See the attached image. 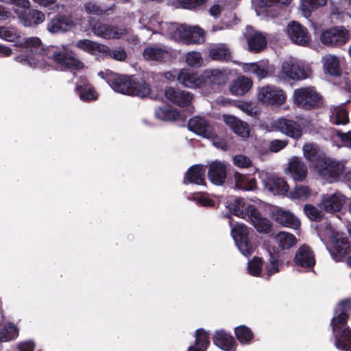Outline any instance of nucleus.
I'll use <instances>...</instances> for the list:
<instances>
[{"instance_id": "obj_1", "label": "nucleus", "mask_w": 351, "mask_h": 351, "mask_svg": "<svg viewBox=\"0 0 351 351\" xmlns=\"http://www.w3.org/2000/svg\"><path fill=\"white\" fill-rule=\"evenodd\" d=\"M99 75L105 79L112 88L117 92L128 95L145 97L150 95L149 86L143 80H137L128 76H121L108 71L104 75V72Z\"/></svg>"}, {"instance_id": "obj_2", "label": "nucleus", "mask_w": 351, "mask_h": 351, "mask_svg": "<svg viewBox=\"0 0 351 351\" xmlns=\"http://www.w3.org/2000/svg\"><path fill=\"white\" fill-rule=\"evenodd\" d=\"M312 71L308 65L300 63L290 58L284 60L278 71L277 77L280 81L302 80L309 77Z\"/></svg>"}, {"instance_id": "obj_3", "label": "nucleus", "mask_w": 351, "mask_h": 351, "mask_svg": "<svg viewBox=\"0 0 351 351\" xmlns=\"http://www.w3.org/2000/svg\"><path fill=\"white\" fill-rule=\"evenodd\" d=\"M325 239L329 242V250L332 258L337 261H342L348 254L349 245L347 239L331 227H328L323 233Z\"/></svg>"}, {"instance_id": "obj_4", "label": "nucleus", "mask_w": 351, "mask_h": 351, "mask_svg": "<svg viewBox=\"0 0 351 351\" xmlns=\"http://www.w3.org/2000/svg\"><path fill=\"white\" fill-rule=\"evenodd\" d=\"M293 102L298 108L311 110L322 104V97L312 86L297 88L293 93Z\"/></svg>"}, {"instance_id": "obj_5", "label": "nucleus", "mask_w": 351, "mask_h": 351, "mask_svg": "<svg viewBox=\"0 0 351 351\" xmlns=\"http://www.w3.org/2000/svg\"><path fill=\"white\" fill-rule=\"evenodd\" d=\"M256 98L263 105L280 106L285 103L287 95L279 87L266 85L258 89Z\"/></svg>"}, {"instance_id": "obj_6", "label": "nucleus", "mask_w": 351, "mask_h": 351, "mask_svg": "<svg viewBox=\"0 0 351 351\" xmlns=\"http://www.w3.org/2000/svg\"><path fill=\"white\" fill-rule=\"evenodd\" d=\"M350 39V33L343 27H335L323 31L319 40L327 46H340L346 44Z\"/></svg>"}, {"instance_id": "obj_7", "label": "nucleus", "mask_w": 351, "mask_h": 351, "mask_svg": "<svg viewBox=\"0 0 351 351\" xmlns=\"http://www.w3.org/2000/svg\"><path fill=\"white\" fill-rule=\"evenodd\" d=\"M259 177L262 180L265 189L274 195H286L289 192V185L287 181L265 171L259 172Z\"/></svg>"}, {"instance_id": "obj_8", "label": "nucleus", "mask_w": 351, "mask_h": 351, "mask_svg": "<svg viewBox=\"0 0 351 351\" xmlns=\"http://www.w3.org/2000/svg\"><path fill=\"white\" fill-rule=\"evenodd\" d=\"M230 213L243 219H250L256 213L258 209L250 201L243 198H237L228 205Z\"/></svg>"}, {"instance_id": "obj_9", "label": "nucleus", "mask_w": 351, "mask_h": 351, "mask_svg": "<svg viewBox=\"0 0 351 351\" xmlns=\"http://www.w3.org/2000/svg\"><path fill=\"white\" fill-rule=\"evenodd\" d=\"M231 234L241 252L245 256L251 254L253 247L248 241V228L243 223H237L232 227Z\"/></svg>"}, {"instance_id": "obj_10", "label": "nucleus", "mask_w": 351, "mask_h": 351, "mask_svg": "<svg viewBox=\"0 0 351 351\" xmlns=\"http://www.w3.org/2000/svg\"><path fill=\"white\" fill-rule=\"evenodd\" d=\"M91 29L96 36L105 39L126 38L130 32L128 28L117 27L103 23H96Z\"/></svg>"}, {"instance_id": "obj_11", "label": "nucleus", "mask_w": 351, "mask_h": 351, "mask_svg": "<svg viewBox=\"0 0 351 351\" xmlns=\"http://www.w3.org/2000/svg\"><path fill=\"white\" fill-rule=\"evenodd\" d=\"M346 197L340 193L326 194L322 196L319 208L328 213L339 211L346 203Z\"/></svg>"}, {"instance_id": "obj_12", "label": "nucleus", "mask_w": 351, "mask_h": 351, "mask_svg": "<svg viewBox=\"0 0 351 351\" xmlns=\"http://www.w3.org/2000/svg\"><path fill=\"white\" fill-rule=\"evenodd\" d=\"M287 33L289 38L297 45L306 46L311 41V36L307 29L297 22L288 24Z\"/></svg>"}, {"instance_id": "obj_13", "label": "nucleus", "mask_w": 351, "mask_h": 351, "mask_svg": "<svg viewBox=\"0 0 351 351\" xmlns=\"http://www.w3.org/2000/svg\"><path fill=\"white\" fill-rule=\"evenodd\" d=\"M178 82L188 88L195 89L204 86L203 74L199 75L197 73L182 69L177 75Z\"/></svg>"}, {"instance_id": "obj_14", "label": "nucleus", "mask_w": 351, "mask_h": 351, "mask_svg": "<svg viewBox=\"0 0 351 351\" xmlns=\"http://www.w3.org/2000/svg\"><path fill=\"white\" fill-rule=\"evenodd\" d=\"M275 128L282 134L294 139H298L302 134L300 125L295 121L280 118L274 123Z\"/></svg>"}, {"instance_id": "obj_15", "label": "nucleus", "mask_w": 351, "mask_h": 351, "mask_svg": "<svg viewBox=\"0 0 351 351\" xmlns=\"http://www.w3.org/2000/svg\"><path fill=\"white\" fill-rule=\"evenodd\" d=\"M189 128L195 134L207 138H213L216 132L213 127L201 117H193L189 121Z\"/></svg>"}, {"instance_id": "obj_16", "label": "nucleus", "mask_w": 351, "mask_h": 351, "mask_svg": "<svg viewBox=\"0 0 351 351\" xmlns=\"http://www.w3.org/2000/svg\"><path fill=\"white\" fill-rule=\"evenodd\" d=\"M307 166L298 158L292 157L285 169V173L289 175L294 181L302 182L307 176Z\"/></svg>"}, {"instance_id": "obj_17", "label": "nucleus", "mask_w": 351, "mask_h": 351, "mask_svg": "<svg viewBox=\"0 0 351 351\" xmlns=\"http://www.w3.org/2000/svg\"><path fill=\"white\" fill-rule=\"evenodd\" d=\"M14 60L32 68L45 69L48 65L49 57L44 52L40 51L33 54L32 56L19 54L15 56Z\"/></svg>"}, {"instance_id": "obj_18", "label": "nucleus", "mask_w": 351, "mask_h": 351, "mask_svg": "<svg viewBox=\"0 0 351 351\" xmlns=\"http://www.w3.org/2000/svg\"><path fill=\"white\" fill-rule=\"evenodd\" d=\"M315 169L319 174L328 182H332L339 175L340 171L339 167L335 162L324 158L317 160Z\"/></svg>"}, {"instance_id": "obj_19", "label": "nucleus", "mask_w": 351, "mask_h": 351, "mask_svg": "<svg viewBox=\"0 0 351 351\" xmlns=\"http://www.w3.org/2000/svg\"><path fill=\"white\" fill-rule=\"evenodd\" d=\"M165 98L172 103L180 106L189 105L193 100V96L189 92L167 88L165 92Z\"/></svg>"}, {"instance_id": "obj_20", "label": "nucleus", "mask_w": 351, "mask_h": 351, "mask_svg": "<svg viewBox=\"0 0 351 351\" xmlns=\"http://www.w3.org/2000/svg\"><path fill=\"white\" fill-rule=\"evenodd\" d=\"M75 46L79 49L95 56H101L109 52V48L107 46L88 39L78 40Z\"/></svg>"}, {"instance_id": "obj_21", "label": "nucleus", "mask_w": 351, "mask_h": 351, "mask_svg": "<svg viewBox=\"0 0 351 351\" xmlns=\"http://www.w3.org/2000/svg\"><path fill=\"white\" fill-rule=\"evenodd\" d=\"M350 308L351 302L349 300L343 301L338 304L332 320V330L335 333L346 323Z\"/></svg>"}, {"instance_id": "obj_22", "label": "nucleus", "mask_w": 351, "mask_h": 351, "mask_svg": "<svg viewBox=\"0 0 351 351\" xmlns=\"http://www.w3.org/2000/svg\"><path fill=\"white\" fill-rule=\"evenodd\" d=\"M226 168L223 163L214 161L210 164L208 177L213 184L221 185L226 180Z\"/></svg>"}, {"instance_id": "obj_23", "label": "nucleus", "mask_w": 351, "mask_h": 351, "mask_svg": "<svg viewBox=\"0 0 351 351\" xmlns=\"http://www.w3.org/2000/svg\"><path fill=\"white\" fill-rule=\"evenodd\" d=\"M295 263L304 267H311L315 265L314 254L308 246L302 245L298 248L295 255Z\"/></svg>"}, {"instance_id": "obj_24", "label": "nucleus", "mask_w": 351, "mask_h": 351, "mask_svg": "<svg viewBox=\"0 0 351 351\" xmlns=\"http://www.w3.org/2000/svg\"><path fill=\"white\" fill-rule=\"evenodd\" d=\"M190 34V26L177 24L169 23L167 26V34L165 36L171 37L174 40H180L186 43V38Z\"/></svg>"}, {"instance_id": "obj_25", "label": "nucleus", "mask_w": 351, "mask_h": 351, "mask_svg": "<svg viewBox=\"0 0 351 351\" xmlns=\"http://www.w3.org/2000/svg\"><path fill=\"white\" fill-rule=\"evenodd\" d=\"M214 343L223 351L235 348L236 341L233 337L223 330H217L213 336Z\"/></svg>"}, {"instance_id": "obj_26", "label": "nucleus", "mask_w": 351, "mask_h": 351, "mask_svg": "<svg viewBox=\"0 0 351 351\" xmlns=\"http://www.w3.org/2000/svg\"><path fill=\"white\" fill-rule=\"evenodd\" d=\"M202 74L204 86L206 84H223L228 80V73L219 69H206Z\"/></svg>"}, {"instance_id": "obj_27", "label": "nucleus", "mask_w": 351, "mask_h": 351, "mask_svg": "<svg viewBox=\"0 0 351 351\" xmlns=\"http://www.w3.org/2000/svg\"><path fill=\"white\" fill-rule=\"evenodd\" d=\"M252 81L245 77H237L230 86V90L232 95L241 96L247 93L252 87Z\"/></svg>"}, {"instance_id": "obj_28", "label": "nucleus", "mask_w": 351, "mask_h": 351, "mask_svg": "<svg viewBox=\"0 0 351 351\" xmlns=\"http://www.w3.org/2000/svg\"><path fill=\"white\" fill-rule=\"evenodd\" d=\"M204 174L205 169L202 165H194L187 171L184 177V182L204 184L205 183Z\"/></svg>"}, {"instance_id": "obj_29", "label": "nucleus", "mask_w": 351, "mask_h": 351, "mask_svg": "<svg viewBox=\"0 0 351 351\" xmlns=\"http://www.w3.org/2000/svg\"><path fill=\"white\" fill-rule=\"evenodd\" d=\"M73 25V21L69 17H58L48 23L47 29L51 33H58L70 29Z\"/></svg>"}, {"instance_id": "obj_30", "label": "nucleus", "mask_w": 351, "mask_h": 351, "mask_svg": "<svg viewBox=\"0 0 351 351\" xmlns=\"http://www.w3.org/2000/svg\"><path fill=\"white\" fill-rule=\"evenodd\" d=\"M324 70L331 75L337 76L341 73L340 61L337 56L326 54L322 58Z\"/></svg>"}, {"instance_id": "obj_31", "label": "nucleus", "mask_w": 351, "mask_h": 351, "mask_svg": "<svg viewBox=\"0 0 351 351\" xmlns=\"http://www.w3.org/2000/svg\"><path fill=\"white\" fill-rule=\"evenodd\" d=\"M243 71L255 75L259 80L268 76L272 71V68L269 65L258 64L257 63H247L243 66Z\"/></svg>"}, {"instance_id": "obj_32", "label": "nucleus", "mask_w": 351, "mask_h": 351, "mask_svg": "<svg viewBox=\"0 0 351 351\" xmlns=\"http://www.w3.org/2000/svg\"><path fill=\"white\" fill-rule=\"evenodd\" d=\"M54 60L60 64L72 69H81L84 67L83 63L73 56H67L60 52L53 54Z\"/></svg>"}, {"instance_id": "obj_33", "label": "nucleus", "mask_w": 351, "mask_h": 351, "mask_svg": "<svg viewBox=\"0 0 351 351\" xmlns=\"http://www.w3.org/2000/svg\"><path fill=\"white\" fill-rule=\"evenodd\" d=\"M250 51L258 52L263 50L267 45L265 36L259 32H254L247 38Z\"/></svg>"}, {"instance_id": "obj_34", "label": "nucleus", "mask_w": 351, "mask_h": 351, "mask_svg": "<svg viewBox=\"0 0 351 351\" xmlns=\"http://www.w3.org/2000/svg\"><path fill=\"white\" fill-rule=\"evenodd\" d=\"M276 219L282 225L293 229H297L300 226V220L294 215L286 210H278Z\"/></svg>"}, {"instance_id": "obj_35", "label": "nucleus", "mask_w": 351, "mask_h": 351, "mask_svg": "<svg viewBox=\"0 0 351 351\" xmlns=\"http://www.w3.org/2000/svg\"><path fill=\"white\" fill-rule=\"evenodd\" d=\"M276 243L282 250H288L295 246L298 242L296 237L287 232H280L275 236Z\"/></svg>"}, {"instance_id": "obj_36", "label": "nucleus", "mask_w": 351, "mask_h": 351, "mask_svg": "<svg viewBox=\"0 0 351 351\" xmlns=\"http://www.w3.org/2000/svg\"><path fill=\"white\" fill-rule=\"evenodd\" d=\"M254 228L260 233H268L271 230V223L265 217H263L258 210L249 221Z\"/></svg>"}, {"instance_id": "obj_37", "label": "nucleus", "mask_w": 351, "mask_h": 351, "mask_svg": "<svg viewBox=\"0 0 351 351\" xmlns=\"http://www.w3.org/2000/svg\"><path fill=\"white\" fill-rule=\"evenodd\" d=\"M14 46L19 48L29 49L32 51L39 49L40 51H45V49L41 42V40L36 36H32L23 38L21 37L19 42L16 44H14Z\"/></svg>"}, {"instance_id": "obj_38", "label": "nucleus", "mask_w": 351, "mask_h": 351, "mask_svg": "<svg viewBox=\"0 0 351 351\" xmlns=\"http://www.w3.org/2000/svg\"><path fill=\"white\" fill-rule=\"evenodd\" d=\"M208 333L204 329H197L195 332V343L189 351H205L208 348L210 341Z\"/></svg>"}, {"instance_id": "obj_39", "label": "nucleus", "mask_w": 351, "mask_h": 351, "mask_svg": "<svg viewBox=\"0 0 351 351\" xmlns=\"http://www.w3.org/2000/svg\"><path fill=\"white\" fill-rule=\"evenodd\" d=\"M234 182L235 187L237 189L252 191L256 188V181L254 178H248L244 175L236 172L234 174Z\"/></svg>"}, {"instance_id": "obj_40", "label": "nucleus", "mask_w": 351, "mask_h": 351, "mask_svg": "<svg viewBox=\"0 0 351 351\" xmlns=\"http://www.w3.org/2000/svg\"><path fill=\"white\" fill-rule=\"evenodd\" d=\"M144 25L153 34L165 35L167 34V26H169V23H164L158 16H153Z\"/></svg>"}, {"instance_id": "obj_41", "label": "nucleus", "mask_w": 351, "mask_h": 351, "mask_svg": "<svg viewBox=\"0 0 351 351\" xmlns=\"http://www.w3.org/2000/svg\"><path fill=\"white\" fill-rule=\"evenodd\" d=\"M143 57L148 60H160L168 56V51L158 46L148 47L143 51Z\"/></svg>"}, {"instance_id": "obj_42", "label": "nucleus", "mask_w": 351, "mask_h": 351, "mask_svg": "<svg viewBox=\"0 0 351 351\" xmlns=\"http://www.w3.org/2000/svg\"><path fill=\"white\" fill-rule=\"evenodd\" d=\"M16 12L18 13L19 16L23 19L24 25L31 26L38 25L43 23L45 19V15L41 12L38 10H32L29 12L27 16L23 19V12L16 10Z\"/></svg>"}, {"instance_id": "obj_43", "label": "nucleus", "mask_w": 351, "mask_h": 351, "mask_svg": "<svg viewBox=\"0 0 351 351\" xmlns=\"http://www.w3.org/2000/svg\"><path fill=\"white\" fill-rule=\"evenodd\" d=\"M21 34L15 28L12 27H0V38L10 43L16 44L21 38Z\"/></svg>"}, {"instance_id": "obj_44", "label": "nucleus", "mask_w": 351, "mask_h": 351, "mask_svg": "<svg viewBox=\"0 0 351 351\" xmlns=\"http://www.w3.org/2000/svg\"><path fill=\"white\" fill-rule=\"evenodd\" d=\"M326 2L327 0H301L300 9L304 16L308 17L312 11L325 5Z\"/></svg>"}, {"instance_id": "obj_45", "label": "nucleus", "mask_w": 351, "mask_h": 351, "mask_svg": "<svg viewBox=\"0 0 351 351\" xmlns=\"http://www.w3.org/2000/svg\"><path fill=\"white\" fill-rule=\"evenodd\" d=\"M205 40V32L199 26L190 27V34L186 38V44H200Z\"/></svg>"}, {"instance_id": "obj_46", "label": "nucleus", "mask_w": 351, "mask_h": 351, "mask_svg": "<svg viewBox=\"0 0 351 351\" xmlns=\"http://www.w3.org/2000/svg\"><path fill=\"white\" fill-rule=\"evenodd\" d=\"M336 347L339 350H348L351 348V331L344 328L341 334H336Z\"/></svg>"}, {"instance_id": "obj_47", "label": "nucleus", "mask_w": 351, "mask_h": 351, "mask_svg": "<svg viewBox=\"0 0 351 351\" xmlns=\"http://www.w3.org/2000/svg\"><path fill=\"white\" fill-rule=\"evenodd\" d=\"M330 121L335 124H346L348 122V115L343 106L332 108L330 115Z\"/></svg>"}, {"instance_id": "obj_48", "label": "nucleus", "mask_w": 351, "mask_h": 351, "mask_svg": "<svg viewBox=\"0 0 351 351\" xmlns=\"http://www.w3.org/2000/svg\"><path fill=\"white\" fill-rule=\"evenodd\" d=\"M19 331L12 323L5 324L0 330V341H8L18 337Z\"/></svg>"}, {"instance_id": "obj_49", "label": "nucleus", "mask_w": 351, "mask_h": 351, "mask_svg": "<svg viewBox=\"0 0 351 351\" xmlns=\"http://www.w3.org/2000/svg\"><path fill=\"white\" fill-rule=\"evenodd\" d=\"M234 333L236 337L241 343H249L254 337L252 330L245 326L235 328Z\"/></svg>"}, {"instance_id": "obj_50", "label": "nucleus", "mask_w": 351, "mask_h": 351, "mask_svg": "<svg viewBox=\"0 0 351 351\" xmlns=\"http://www.w3.org/2000/svg\"><path fill=\"white\" fill-rule=\"evenodd\" d=\"M185 62L188 66L195 68L201 67L204 64V59L200 53L197 51L187 53L185 56Z\"/></svg>"}, {"instance_id": "obj_51", "label": "nucleus", "mask_w": 351, "mask_h": 351, "mask_svg": "<svg viewBox=\"0 0 351 351\" xmlns=\"http://www.w3.org/2000/svg\"><path fill=\"white\" fill-rule=\"evenodd\" d=\"M230 51L224 45H219L210 49V57L213 60H224L230 57Z\"/></svg>"}, {"instance_id": "obj_52", "label": "nucleus", "mask_w": 351, "mask_h": 351, "mask_svg": "<svg viewBox=\"0 0 351 351\" xmlns=\"http://www.w3.org/2000/svg\"><path fill=\"white\" fill-rule=\"evenodd\" d=\"M311 193V191L308 186L300 185L296 186L293 191L289 193L288 196L292 199L305 200L310 196Z\"/></svg>"}, {"instance_id": "obj_53", "label": "nucleus", "mask_w": 351, "mask_h": 351, "mask_svg": "<svg viewBox=\"0 0 351 351\" xmlns=\"http://www.w3.org/2000/svg\"><path fill=\"white\" fill-rule=\"evenodd\" d=\"M80 97L85 101L95 100L97 98V94L94 89L88 85L77 88Z\"/></svg>"}, {"instance_id": "obj_54", "label": "nucleus", "mask_w": 351, "mask_h": 351, "mask_svg": "<svg viewBox=\"0 0 351 351\" xmlns=\"http://www.w3.org/2000/svg\"><path fill=\"white\" fill-rule=\"evenodd\" d=\"M208 0H177V3L182 8L195 10L204 5Z\"/></svg>"}, {"instance_id": "obj_55", "label": "nucleus", "mask_w": 351, "mask_h": 351, "mask_svg": "<svg viewBox=\"0 0 351 351\" xmlns=\"http://www.w3.org/2000/svg\"><path fill=\"white\" fill-rule=\"evenodd\" d=\"M274 3L275 0H252V4L258 15L263 14L267 8Z\"/></svg>"}, {"instance_id": "obj_56", "label": "nucleus", "mask_w": 351, "mask_h": 351, "mask_svg": "<svg viewBox=\"0 0 351 351\" xmlns=\"http://www.w3.org/2000/svg\"><path fill=\"white\" fill-rule=\"evenodd\" d=\"M263 263L260 258L254 257L248 263L247 269L252 276H258L262 271Z\"/></svg>"}, {"instance_id": "obj_57", "label": "nucleus", "mask_w": 351, "mask_h": 351, "mask_svg": "<svg viewBox=\"0 0 351 351\" xmlns=\"http://www.w3.org/2000/svg\"><path fill=\"white\" fill-rule=\"evenodd\" d=\"M232 131L243 138H246L250 136L249 125L242 121L237 124Z\"/></svg>"}, {"instance_id": "obj_58", "label": "nucleus", "mask_w": 351, "mask_h": 351, "mask_svg": "<svg viewBox=\"0 0 351 351\" xmlns=\"http://www.w3.org/2000/svg\"><path fill=\"white\" fill-rule=\"evenodd\" d=\"M234 165L239 168H247L252 165L251 160L244 155H236L232 158Z\"/></svg>"}, {"instance_id": "obj_59", "label": "nucleus", "mask_w": 351, "mask_h": 351, "mask_svg": "<svg viewBox=\"0 0 351 351\" xmlns=\"http://www.w3.org/2000/svg\"><path fill=\"white\" fill-rule=\"evenodd\" d=\"M306 215L311 220H317L321 219L322 213L314 206L307 204L304 208Z\"/></svg>"}, {"instance_id": "obj_60", "label": "nucleus", "mask_w": 351, "mask_h": 351, "mask_svg": "<svg viewBox=\"0 0 351 351\" xmlns=\"http://www.w3.org/2000/svg\"><path fill=\"white\" fill-rule=\"evenodd\" d=\"M155 114L157 118L161 120H171L176 118L175 112H170L163 108H158L156 110Z\"/></svg>"}, {"instance_id": "obj_61", "label": "nucleus", "mask_w": 351, "mask_h": 351, "mask_svg": "<svg viewBox=\"0 0 351 351\" xmlns=\"http://www.w3.org/2000/svg\"><path fill=\"white\" fill-rule=\"evenodd\" d=\"M266 271L268 276H271L279 271L278 260L275 256H271L266 265Z\"/></svg>"}, {"instance_id": "obj_62", "label": "nucleus", "mask_w": 351, "mask_h": 351, "mask_svg": "<svg viewBox=\"0 0 351 351\" xmlns=\"http://www.w3.org/2000/svg\"><path fill=\"white\" fill-rule=\"evenodd\" d=\"M103 57H107L109 56L110 58H112L113 59L118 60V61H123L126 58V52L125 50L122 48H119L112 51H110L109 49V52L102 56Z\"/></svg>"}, {"instance_id": "obj_63", "label": "nucleus", "mask_w": 351, "mask_h": 351, "mask_svg": "<svg viewBox=\"0 0 351 351\" xmlns=\"http://www.w3.org/2000/svg\"><path fill=\"white\" fill-rule=\"evenodd\" d=\"M193 199L199 204L204 206H213L214 202L205 194H197L193 197Z\"/></svg>"}, {"instance_id": "obj_64", "label": "nucleus", "mask_w": 351, "mask_h": 351, "mask_svg": "<svg viewBox=\"0 0 351 351\" xmlns=\"http://www.w3.org/2000/svg\"><path fill=\"white\" fill-rule=\"evenodd\" d=\"M287 143L288 141L287 140H273L269 144V150L273 152H278L285 148L287 146Z\"/></svg>"}]
</instances>
